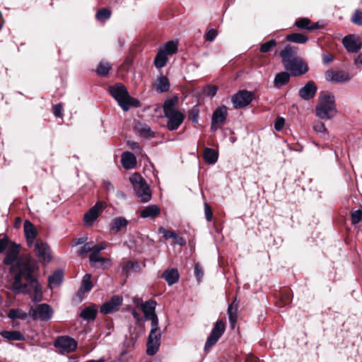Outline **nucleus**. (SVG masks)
<instances>
[{
    "label": "nucleus",
    "instance_id": "1",
    "mask_svg": "<svg viewBox=\"0 0 362 362\" xmlns=\"http://www.w3.org/2000/svg\"><path fill=\"white\" fill-rule=\"evenodd\" d=\"M156 305V301L152 300H147L141 305L145 319L151 321L146 349V353L149 356L154 355L158 351L160 345L161 332L158 328V318L155 312Z\"/></svg>",
    "mask_w": 362,
    "mask_h": 362
},
{
    "label": "nucleus",
    "instance_id": "2",
    "mask_svg": "<svg viewBox=\"0 0 362 362\" xmlns=\"http://www.w3.org/2000/svg\"><path fill=\"white\" fill-rule=\"evenodd\" d=\"M18 273L15 275L12 288L15 292L24 294H41L42 291L38 281L33 276L28 265H21L17 262Z\"/></svg>",
    "mask_w": 362,
    "mask_h": 362
},
{
    "label": "nucleus",
    "instance_id": "3",
    "mask_svg": "<svg viewBox=\"0 0 362 362\" xmlns=\"http://www.w3.org/2000/svg\"><path fill=\"white\" fill-rule=\"evenodd\" d=\"M316 115L321 119H330L337 115L335 98L332 94L320 95L315 108Z\"/></svg>",
    "mask_w": 362,
    "mask_h": 362
},
{
    "label": "nucleus",
    "instance_id": "4",
    "mask_svg": "<svg viewBox=\"0 0 362 362\" xmlns=\"http://www.w3.org/2000/svg\"><path fill=\"white\" fill-rule=\"evenodd\" d=\"M109 92L124 111L129 110L131 106H139V102L130 97L127 88L122 84L110 86Z\"/></svg>",
    "mask_w": 362,
    "mask_h": 362
},
{
    "label": "nucleus",
    "instance_id": "5",
    "mask_svg": "<svg viewBox=\"0 0 362 362\" xmlns=\"http://www.w3.org/2000/svg\"><path fill=\"white\" fill-rule=\"evenodd\" d=\"M136 196L142 202H148L151 199L149 186L144 179L138 173H134L129 177Z\"/></svg>",
    "mask_w": 362,
    "mask_h": 362
},
{
    "label": "nucleus",
    "instance_id": "6",
    "mask_svg": "<svg viewBox=\"0 0 362 362\" xmlns=\"http://www.w3.org/2000/svg\"><path fill=\"white\" fill-rule=\"evenodd\" d=\"M29 314L34 320L48 321L52 316L53 310L49 305L42 303L37 305L35 308L31 307Z\"/></svg>",
    "mask_w": 362,
    "mask_h": 362
},
{
    "label": "nucleus",
    "instance_id": "7",
    "mask_svg": "<svg viewBox=\"0 0 362 362\" xmlns=\"http://www.w3.org/2000/svg\"><path fill=\"white\" fill-rule=\"evenodd\" d=\"M284 68L286 70L290 71L291 74L293 76H301L308 71L307 64L300 57L286 64Z\"/></svg>",
    "mask_w": 362,
    "mask_h": 362
},
{
    "label": "nucleus",
    "instance_id": "8",
    "mask_svg": "<svg viewBox=\"0 0 362 362\" xmlns=\"http://www.w3.org/2000/svg\"><path fill=\"white\" fill-rule=\"evenodd\" d=\"M253 100L252 92L242 90L233 95L231 101L234 108H243L248 105Z\"/></svg>",
    "mask_w": 362,
    "mask_h": 362
},
{
    "label": "nucleus",
    "instance_id": "9",
    "mask_svg": "<svg viewBox=\"0 0 362 362\" xmlns=\"http://www.w3.org/2000/svg\"><path fill=\"white\" fill-rule=\"evenodd\" d=\"M225 331V322L223 320H218L216 322L211 332L206 339L204 349L208 350L211 348L220 339Z\"/></svg>",
    "mask_w": 362,
    "mask_h": 362
},
{
    "label": "nucleus",
    "instance_id": "10",
    "mask_svg": "<svg viewBox=\"0 0 362 362\" xmlns=\"http://www.w3.org/2000/svg\"><path fill=\"white\" fill-rule=\"evenodd\" d=\"M352 76L344 70H328L325 72V79L329 82L342 83L350 81Z\"/></svg>",
    "mask_w": 362,
    "mask_h": 362
},
{
    "label": "nucleus",
    "instance_id": "11",
    "mask_svg": "<svg viewBox=\"0 0 362 362\" xmlns=\"http://www.w3.org/2000/svg\"><path fill=\"white\" fill-rule=\"evenodd\" d=\"M227 115V107L224 105L218 107L212 115L211 130L216 132L224 124Z\"/></svg>",
    "mask_w": 362,
    "mask_h": 362
},
{
    "label": "nucleus",
    "instance_id": "12",
    "mask_svg": "<svg viewBox=\"0 0 362 362\" xmlns=\"http://www.w3.org/2000/svg\"><path fill=\"white\" fill-rule=\"evenodd\" d=\"M54 346L59 349L62 353H71L76 349L77 342L70 337L62 336L56 339Z\"/></svg>",
    "mask_w": 362,
    "mask_h": 362
},
{
    "label": "nucleus",
    "instance_id": "13",
    "mask_svg": "<svg viewBox=\"0 0 362 362\" xmlns=\"http://www.w3.org/2000/svg\"><path fill=\"white\" fill-rule=\"evenodd\" d=\"M105 207V203L103 202H98L91 207L89 211L84 214L83 221L84 223L87 226H92L94 221L97 219L99 214L103 211Z\"/></svg>",
    "mask_w": 362,
    "mask_h": 362
},
{
    "label": "nucleus",
    "instance_id": "14",
    "mask_svg": "<svg viewBox=\"0 0 362 362\" xmlns=\"http://www.w3.org/2000/svg\"><path fill=\"white\" fill-rule=\"evenodd\" d=\"M20 253V245L15 243H11L8 246V251L6 254V257L4 259V264L6 265H11L10 272H12L15 270L14 262L17 261Z\"/></svg>",
    "mask_w": 362,
    "mask_h": 362
},
{
    "label": "nucleus",
    "instance_id": "15",
    "mask_svg": "<svg viewBox=\"0 0 362 362\" xmlns=\"http://www.w3.org/2000/svg\"><path fill=\"white\" fill-rule=\"evenodd\" d=\"M164 116L168 118L167 128L170 131L177 129L185 119V115L183 113H182L178 110L172 112L164 114Z\"/></svg>",
    "mask_w": 362,
    "mask_h": 362
},
{
    "label": "nucleus",
    "instance_id": "16",
    "mask_svg": "<svg viewBox=\"0 0 362 362\" xmlns=\"http://www.w3.org/2000/svg\"><path fill=\"white\" fill-rule=\"evenodd\" d=\"M33 246L34 247L36 255L42 262L45 263L50 262L52 258L50 248L46 243L42 240H37Z\"/></svg>",
    "mask_w": 362,
    "mask_h": 362
},
{
    "label": "nucleus",
    "instance_id": "17",
    "mask_svg": "<svg viewBox=\"0 0 362 362\" xmlns=\"http://www.w3.org/2000/svg\"><path fill=\"white\" fill-rule=\"evenodd\" d=\"M122 303V298L113 296L110 300L105 303L100 309L101 313L107 315L117 311Z\"/></svg>",
    "mask_w": 362,
    "mask_h": 362
},
{
    "label": "nucleus",
    "instance_id": "18",
    "mask_svg": "<svg viewBox=\"0 0 362 362\" xmlns=\"http://www.w3.org/2000/svg\"><path fill=\"white\" fill-rule=\"evenodd\" d=\"M317 87L316 84L310 81L299 90V95L304 100H308L313 98L317 93Z\"/></svg>",
    "mask_w": 362,
    "mask_h": 362
},
{
    "label": "nucleus",
    "instance_id": "19",
    "mask_svg": "<svg viewBox=\"0 0 362 362\" xmlns=\"http://www.w3.org/2000/svg\"><path fill=\"white\" fill-rule=\"evenodd\" d=\"M342 43L349 52L356 53L361 48L360 40L351 35L345 36L342 40Z\"/></svg>",
    "mask_w": 362,
    "mask_h": 362
},
{
    "label": "nucleus",
    "instance_id": "20",
    "mask_svg": "<svg viewBox=\"0 0 362 362\" xmlns=\"http://www.w3.org/2000/svg\"><path fill=\"white\" fill-rule=\"evenodd\" d=\"M23 228L27 244L31 247L35 244V240L37 235V230L35 226L28 220L24 222Z\"/></svg>",
    "mask_w": 362,
    "mask_h": 362
},
{
    "label": "nucleus",
    "instance_id": "21",
    "mask_svg": "<svg viewBox=\"0 0 362 362\" xmlns=\"http://www.w3.org/2000/svg\"><path fill=\"white\" fill-rule=\"evenodd\" d=\"M279 55L282 59V63L284 66L286 64L294 60L298 57L297 56V47H293L290 45H286L283 50L279 52Z\"/></svg>",
    "mask_w": 362,
    "mask_h": 362
},
{
    "label": "nucleus",
    "instance_id": "22",
    "mask_svg": "<svg viewBox=\"0 0 362 362\" xmlns=\"http://www.w3.org/2000/svg\"><path fill=\"white\" fill-rule=\"evenodd\" d=\"M121 163L125 169H133L136 165V156L133 153L126 151L122 155Z\"/></svg>",
    "mask_w": 362,
    "mask_h": 362
},
{
    "label": "nucleus",
    "instance_id": "23",
    "mask_svg": "<svg viewBox=\"0 0 362 362\" xmlns=\"http://www.w3.org/2000/svg\"><path fill=\"white\" fill-rule=\"evenodd\" d=\"M238 305L236 303V298H235V299L228 305V308L229 323L231 329H234L236 325V322L238 320Z\"/></svg>",
    "mask_w": 362,
    "mask_h": 362
},
{
    "label": "nucleus",
    "instance_id": "24",
    "mask_svg": "<svg viewBox=\"0 0 362 362\" xmlns=\"http://www.w3.org/2000/svg\"><path fill=\"white\" fill-rule=\"evenodd\" d=\"M168 285L171 286L178 281L180 274L177 269L172 268L165 269L161 275Z\"/></svg>",
    "mask_w": 362,
    "mask_h": 362
},
{
    "label": "nucleus",
    "instance_id": "25",
    "mask_svg": "<svg viewBox=\"0 0 362 362\" xmlns=\"http://www.w3.org/2000/svg\"><path fill=\"white\" fill-rule=\"evenodd\" d=\"M160 210L156 204H151L144 208L140 211L141 217L144 218H155L160 214Z\"/></svg>",
    "mask_w": 362,
    "mask_h": 362
},
{
    "label": "nucleus",
    "instance_id": "26",
    "mask_svg": "<svg viewBox=\"0 0 362 362\" xmlns=\"http://www.w3.org/2000/svg\"><path fill=\"white\" fill-rule=\"evenodd\" d=\"M154 88L158 93L167 92L170 88V82L168 78L162 74L159 75L154 84Z\"/></svg>",
    "mask_w": 362,
    "mask_h": 362
},
{
    "label": "nucleus",
    "instance_id": "27",
    "mask_svg": "<svg viewBox=\"0 0 362 362\" xmlns=\"http://www.w3.org/2000/svg\"><path fill=\"white\" fill-rule=\"evenodd\" d=\"M64 278V272L62 270L59 269L55 271L51 276L48 278V286L49 288L52 289L59 286Z\"/></svg>",
    "mask_w": 362,
    "mask_h": 362
},
{
    "label": "nucleus",
    "instance_id": "28",
    "mask_svg": "<svg viewBox=\"0 0 362 362\" xmlns=\"http://www.w3.org/2000/svg\"><path fill=\"white\" fill-rule=\"evenodd\" d=\"M98 313V308L95 305H91L85 308L81 312L80 317L85 320H94Z\"/></svg>",
    "mask_w": 362,
    "mask_h": 362
},
{
    "label": "nucleus",
    "instance_id": "29",
    "mask_svg": "<svg viewBox=\"0 0 362 362\" xmlns=\"http://www.w3.org/2000/svg\"><path fill=\"white\" fill-rule=\"evenodd\" d=\"M295 25L297 28L308 30H314L319 28L317 23L310 25V21L307 18H298L296 21Z\"/></svg>",
    "mask_w": 362,
    "mask_h": 362
},
{
    "label": "nucleus",
    "instance_id": "30",
    "mask_svg": "<svg viewBox=\"0 0 362 362\" xmlns=\"http://www.w3.org/2000/svg\"><path fill=\"white\" fill-rule=\"evenodd\" d=\"M291 78V74L286 71L278 73L274 80V86L276 88H281L282 86L288 83Z\"/></svg>",
    "mask_w": 362,
    "mask_h": 362
},
{
    "label": "nucleus",
    "instance_id": "31",
    "mask_svg": "<svg viewBox=\"0 0 362 362\" xmlns=\"http://www.w3.org/2000/svg\"><path fill=\"white\" fill-rule=\"evenodd\" d=\"M203 158L206 163L214 164L218 160V153L211 148H206L203 153Z\"/></svg>",
    "mask_w": 362,
    "mask_h": 362
},
{
    "label": "nucleus",
    "instance_id": "32",
    "mask_svg": "<svg viewBox=\"0 0 362 362\" xmlns=\"http://www.w3.org/2000/svg\"><path fill=\"white\" fill-rule=\"evenodd\" d=\"M140 271V265L136 262L127 261L122 267V273L124 275L128 276L130 273Z\"/></svg>",
    "mask_w": 362,
    "mask_h": 362
},
{
    "label": "nucleus",
    "instance_id": "33",
    "mask_svg": "<svg viewBox=\"0 0 362 362\" xmlns=\"http://www.w3.org/2000/svg\"><path fill=\"white\" fill-rule=\"evenodd\" d=\"M128 221L123 217H117L112 219L110 223V229L116 232L119 231L122 228L127 226Z\"/></svg>",
    "mask_w": 362,
    "mask_h": 362
},
{
    "label": "nucleus",
    "instance_id": "34",
    "mask_svg": "<svg viewBox=\"0 0 362 362\" xmlns=\"http://www.w3.org/2000/svg\"><path fill=\"white\" fill-rule=\"evenodd\" d=\"M168 59V55L159 49L154 59V65L156 68L161 69L166 65Z\"/></svg>",
    "mask_w": 362,
    "mask_h": 362
},
{
    "label": "nucleus",
    "instance_id": "35",
    "mask_svg": "<svg viewBox=\"0 0 362 362\" xmlns=\"http://www.w3.org/2000/svg\"><path fill=\"white\" fill-rule=\"evenodd\" d=\"M286 40L294 43L305 44L308 40V38L304 34L296 33L288 35Z\"/></svg>",
    "mask_w": 362,
    "mask_h": 362
},
{
    "label": "nucleus",
    "instance_id": "36",
    "mask_svg": "<svg viewBox=\"0 0 362 362\" xmlns=\"http://www.w3.org/2000/svg\"><path fill=\"white\" fill-rule=\"evenodd\" d=\"M30 316L29 312L25 313L21 309H11L8 313V317L11 320L21 319L26 320Z\"/></svg>",
    "mask_w": 362,
    "mask_h": 362
},
{
    "label": "nucleus",
    "instance_id": "37",
    "mask_svg": "<svg viewBox=\"0 0 362 362\" xmlns=\"http://www.w3.org/2000/svg\"><path fill=\"white\" fill-rule=\"evenodd\" d=\"M1 334L8 340L21 341L24 339V336L19 331H4Z\"/></svg>",
    "mask_w": 362,
    "mask_h": 362
},
{
    "label": "nucleus",
    "instance_id": "38",
    "mask_svg": "<svg viewBox=\"0 0 362 362\" xmlns=\"http://www.w3.org/2000/svg\"><path fill=\"white\" fill-rule=\"evenodd\" d=\"M160 49L163 51L167 55L173 54L177 51V42L173 40L169 41Z\"/></svg>",
    "mask_w": 362,
    "mask_h": 362
},
{
    "label": "nucleus",
    "instance_id": "39",
    "mask_svg": "<svg viewBox=\"0 0 362 362\" xmlns=\"http://www.w3.org/2000/svg\"><path fill=\"white\" fill-rule=\"evenodd\" d=\"M89 260L93 267H98V264H103L105 262H110V259L104 257H101L99 253L91 252L89 256Z\"/></svg>",
    "mask_w": 362,
    "mask_h": 362
},
{
    "label": "nucleus",
    "instance_id": "40",
    "mask_svg": "<svg viewBox=\"0 0 362 362\" xmlns=\"http://www.w3.org/2000/svg\"><path fill=\"white\" fill-rule=\"evenodd\" d=\"M177 98H171L165 101L163 104V112L164 114H167L169 112H174L177 110L175 108V105L177 104Z\"/></svg>",
    "mask_w": 362,
    "mask_h": 362
},
{
    "label": "nucleus",
    "instance_id": "41",
    "mask_svg": "<svg viewBox=\"0 0 362 362\" xmlns=\"http://www.w3.org/2000/svg\"><path fill=\"white\" fill-rule=\"evenodd\" d=\"M110 69L111 65L110 63L107 62H100L97 68L96 72L100 76H105L108 74Z\"/></svg>",
    "mask_w": 362,
    "mask_h": 362
},
{
    "label": "nucleus",
    "instance_id": "42",
    "mask_svg": "<svg viewBox=\"0 0 362 362\" xmlns=\"http://www.w3.org/2000/svg\"><path fill=\"white\" fill-rule=\"evenodd\" d=\"M90 274H86L83 276L82 279V284L81 287V292H88L93 287L92 282L90 281Z\"/></svg>",
    "mask_w": 362,
    "mask_h": 362
},
{
    "label": "nucleus",
    "instance_id": "43",
    "mask_svg": "<svg viewBox=\"0 0 362 362\" xmlns=\"http://www.w3.org/2000/svg\"><path fill=\"white\" fill-rule=\"evenodd\" d=\"M276 41L272 39L261 45L260 52L262 53H267L269 52L273 47L276 46Z\"/></svg>",
    "mask_w": 362,
    "mask_h": 362
},
{
    "label": "nucleus",
    "instance_id": "44",
    "mask_svg": "<svg viewBox=\"0 0 362 362\" xmlns=\"http://www.w3.org/2000/svg\"><path fill=\"white\" fill-rule=\"evenodd\" d=\"M111 12L107 8H103L99 10L96 13V18L98 21H105L110 18Z\"/></svg>",
    "mask_w": 362,
    "mask_h": 362
},
{
    "label": "nucleus",
    "instance_id": "45",
    "mask_svg": "<svg viewBox=\"0 0 362 362\" xmlns=\"http://www.w3.org/2000/svg\"><path fill=\"white\" fill-rule=\"evenodd\" d=\"M93 242H88L85 243L80 249L78 254L81 256L85 255L89 252H93Z\"/></svg>",
    "mask_w": 362,
    "mask_h": 362
},
{
    "label": "nucleus",
    "instance_id": "46",
    "mask_svg": "<svg viewBox=\"0 0 362 362\" xmlns=\"http://www.w3.org/2000/svg\"><path fill=\"white\" fill-rule=\"evenodd\" d=\"M351 22L357 25H362V12L356 10L351 17Z\"/></svg>",
    "mask_w": 362,
    "mask_h": 362
},
{
    "label": "nucleus",
    "instance_id": "47",
    "mask_svg": "<svg viewBox=\"0 0 362 362\" xmlns=\"http://www.w3.org/2000/svg\"><path fill=\"white\" fill-rule=\"evenodd\" d=\"M194 276L197 281H200L202 279V277L204 276V272H203L202 267L201 266V264L199 263L195 264L194 269Z\"/></svg>",
    "mask_w": 362,
    "mask_h": 362
},
{
    "label": "nucleus",
    "instance_id": "48",
    "mask_svg": "<svg viewBox=\"0 0 362 362\" xmlns=\"http://www.w3.org/2000/svg\"><path fill=\"white\" fill-rule=\"evenodd\" d=\"M362 218V211L360 209L356 210L351 213V222L353 224L358 223Z\"/></svg>",
    "mask_w": 362,
    "mask_h": 362
},
{
    "label": "nucleus",
    "instance_id": "49",
    "mask_svg": "<svg viewBox=\"0 0 362 362\" xmlns=\"http://www.w3.org/2000/svg\"><path fill=\"white\" fill-rule=\"evenodd\" d=\"M217 35L218 32L216 30L213 28L209 29L205 35V40L209 42H212L216 39Z\"/></svg>",
    "mask_w": 362,
    "mask_h": 362
},
{
    "label": "nucleus",
    "instance_id": "50",
    "mask_svg": "<svg viewBox=\"0 0 362 362\" xmlns=\"http://www.w3.org/2000/svg\"><path fill=\"white\" fill-rule=\"evenodd\" d=\"M313 129L316 132L323 133L326 132L325 125L322 122H316L313 124Z\"/></svg>",
    "mask_w": 362,
    "mask_h": 362
},
{
    "label": "nucleus",
    "instance_id": "51",
    "mask_svg": "<svg viewBox=\"0 0 362 362\" xmlns=\"http://www.w3.org/2000/svg\"><path fill=\"white\" fill-rule=\"evenodd\" d=\"M53 109V113L57 117H62V106L61 104H56L54 105L52 107Z\"/></svg>",
    "mask_w": 362,
    "mask_h": 362
},
{
    "label": "nucleus",
    "instance_id": "52",
    "mask_svg": "<svg viewBox=\"0 0 362 362\" xmlns=\"http://www.w3.org/2000/svg\"><path fill=\"white\" fill-rule=\"evenodd\" d=\"M285 119L283 117H278L274 123V128L276 131H281L284 125Z\"/></svg>",
    "mask_w": 362,
    "mask_h": 362
},
{
    "label": "nucleus",
    "instance_id": "53",
    "mask_svg": "<svg viewBox=\"0 0 362 362\" xmlns=\"http://www.w3.org/2000/svg\"><path fill=\"white\" fill-rule=\"evenodd\" d=\"M204 212H205L206 219L208 221H211L212 220L213 213H212V211H211L210 206L206 203L204 204Z\"/></svg>",
    "mask_w": 362,
    "mask_h": 362
},
{
    "label": "nucleus",
    "instance_id": "54",
    "mask_svg": "<svg viewBox=\"0 0 362 362\" xmlns=\"http://www.w3.org/2000/svg\"><path fill=\"white\" fill-rule=\"evenodd\" d=\"M160 230L162 232L163 236L166 238V239H170V238H173L175 237V235L177 233H175V232L172 231V230H165L164 228H160Z\"/></svg>",
    "mask_w": 362,
    "mask_h": 362
},
{
    "label": "nucleus",
    "instance_id": "55",
    "mask_svg": "<svg viewBox=\"0 0 362 362\" xmlns=\"http://www.w3.org/2000/svg\"><path fill=\"white\" fill-rule=\"evenodd\" d=\"M106 248V244L104 242H101L97 245L93 244V249L92 252L100 253V251Z\"/></svg>",
    "mask_w": 362,
    "mask_h": 362
},
{
    "label": "nucleus",
    "instance_id": "56",
    "mask_svg": "<svg viewBox=\"0 0 362 362\" xmlns=\"http://www.w3.org/2000/svg\"><path fill=\"white\" fill-rule=\"evenodd\" d=\"M8 246V240L6 237L0 239V253H2Z\"/></svg>",
    "mask_w": 362,
    "mask_h": 362
},
{
    "label": "nucleus",
    "instance_id": "57",
    "mask_svg": "<svg viewBox=\"0 0 362 362\" xmlns=\"http://www.w3.org/2000/svg\"><path fill=\"white\" fill-rule=\"evenodd\" d=\"M174 241L175 244L179 245L180 246H184L186 245V241L185 238L179 236L177 234L175 235V237L174 238Z\"/></svg>",
    "mask_w": 362,
    "mask_h": 362
},
{
    "label": "nucleus",
    "instance_id": "58",
    "mask_svg": "<svg viewBox=\"0 0 362 362\" xmlns=\"http://www.w3.org/2000/svg\"><path fill=\"white\" fill-rule=\"evenodd\" d=\"M333 56L331 54H324L322 55V62L327 64L333 60Z\"/></svg>",
    "mask_w": 362,
    "mask_h": 362
},
{
    "label": "nucleus",
    "instance_id": "59",
    "mask_svg": "<svg viewBox=\"0 0 362 362\" xmlns=\"http://www.w3.org/2000/svg\"><path fill=\"white\" fill-rule=\"evenodd\" d=\"M88 240V238L84 236L74 240V245H78L85 243Z\"/></svg>",
    "mask_w": 362,
    "mask_h": 362
},
{
    "label": "nucleus",
    "instance_id": "60",
    "mask_svg": "<svg viewBox=\"0 0 362 362\" xmlns=\"http://www.w3.org/2000/svg\"><path fill=\"white\" fill-rule=\"evenodd\" d=\"M278 297V299L282 301L283 304H286L288 302H290V296H276Z\"/></svg>",
    "mask_w": 362,
    "mask_h": 362
},
{
    "label": "nucleus",
    "instance_id": "61",
    "mask_svg": "<svg viewBox=\"0 0 362 362\" xmlns=\"http://www.w3.org/2000/svg\"><path fill=\"white\" fill-rule=\"evenodd\" d=\"M132 314L135 320L136 321V322L139 323V321L141 320L140 314L137 313L136 310H132Z\"/></svg>",
    "mask_w": 362,
    "mask_h": 362
},
{
    "label": "nucleus",
    "instance_id": "62",
    "mask_svg": "<svg viewBox=\"0 0 362 362\" xmlns=\"http://www.w3.org/2000/svg\"><path fill=\"white\" fill-rule=\"evenodd\" d=\"M198 111H193L192 113V120L193 122H198Z\"/></svg>",
    "mask_w": 362,
    "mask_h": 362
},
{
    "label": "nucleus",
    "instance_id": "63",
    "mask_svg": "<svg viewBox=\"0 0 362 362\" xmlns=\"http://www.w3.org/2000/svg\"><path fill=\"white\" fill-rule=\"evenodd\" d=\"M355 64L358 65H362V54H359L356 59H355Z\"/></svg>",
    "mask_w": 362,
    "mask_h": 362
},
{
    "label": "nucleus",
    "instance_id": "64",
    "mask_svg": "<svg viewBox=\"0 0 362 362\" xmlns=\"http://www.w3.org/2000/svg\"><path fill=\"white\" fill-rule=\"evenodd\" d=\"M216 92H217V88H216V86H213V87H211V88H210V90H209V93H210L212 96L215 95H216Z\"/></svg>",
    "mask_w": 362,
    "mask_h": 362
}]
</instances>
